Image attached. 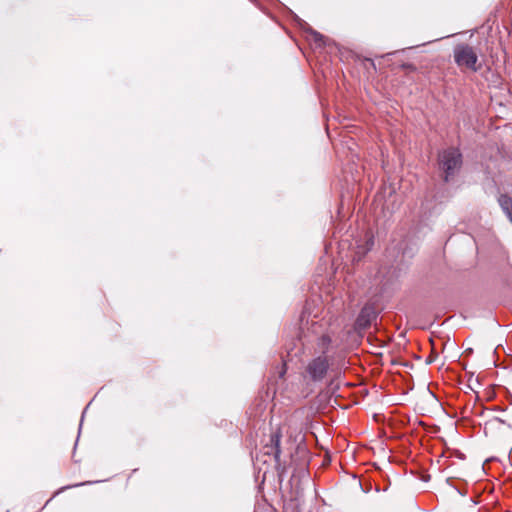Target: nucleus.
Instances as JSON below:
<instances>
[{"instance_id":"nucleus-6","label":"nucleus","mask_w":512,"mask_h":512,"mask_svg":"<svg viewBox=\"0 0 512 512\" xmlns=\"http://www.w3.org/2000/svg\"><path fill=\"white\" fill-rule=\"evenodd\" d=\"M330 343H331V340L327 335H323L318 339V347L322 353H326Z\"/></svg>"},{"instance_id":"nucleus-1","label":"nucleus","mask_w":512,"mask_h":512,"mask_svg":"<svg viewBox=\"0 0 512 512\" xmlns=\"http://www.w3.org/2000/svg\"><path fill=\"white\" fill-rule=\"evenodd\" d=\"M453 57L456 65L460 68H466L477 72L481 65L478 64V54L476 50L465 43L458 44L453 49Z\"/></svg>"},{"instance_id":"nucleus-8","label":"nucleus","mask_w":512,"mask_h":512,"mask_svg":"<svg viewBox=\"0 0 512 512\" xmlns=\"http://www.w3.org/2000/svg\"><path fill=\"white\" fill-rule=\"evenodd\" d=\"M357 323H358L359 326H365L366 325V322H364L363 315H360V317L357 320Z\"/></svg>"},{"instance_id":"nucleus-4","label":"nucleus","mask_w":512,"mask_h":512,"mask_svg":"<svg viewBox=\"0 0 512 512\" xmlns=\"http://www.w3.org/2000/svg\"><path fill=\"white\" fill-rule=\"evenodd\" d=\"M499 205L512 223V199L507 195H501L498 199Z\"/></svg>"},{"instance_id":"nucleus-3","label":"nucleus","mask_w":512,"mask_h":512,"mask_svg":"<svg viewBox=\"0 0 512 512\" xmlns=\"http://www.w3.org/2000/svg\"><path fill=\"white\" fill-rule=\"evenodd\" d=\"M329 368L328 360L325 356H318L310 361L306 371L313 381H321Z\"/></svg>"},{"instance_id":"nucleus-7","label":"nucleus","mask_w":512,"mask_h":512,"mask_svg":"<svg viewBox=\"0 0 512 512\" xmlns=\"http://www.w3.org/2000/svg\"><path fill=\"white\" fill-rule=\"evenodd\" d=\"M312 35L314 37V40L317 41V42L318 41H322L323 38H324L322 34H320L319 32H316V31H313Z\"/></svg>"},{"instance_id":"nucleus-9","label":"nucleus","mask_w":512,"mask_h":512,"mask_svg":"<svg viewBox=\"0 0 512 512\" xmlns=\"http://www.w3.org/2000/svg\"><path fill=\"white\" fill-rule=\"evenodd\" d=\"M503 422L499 419V418H494L492 421H491V424H502Z\"/></svg>"},{"instance_id":"nucleus-5","label":"nucleus","mask_w":512,"mask_h":512,"mask_svg":"<svg viewBox=\"0 0 512 512\" xmlns=\"http://www.w3.org/2000/svg\"><path fill=\"white\" fill-rule=\"evenodd\" d=\"M280 434L279 433H274L272 434L271 436V442L274 444L275 446V458L278 460L279 457H280V453H281V450H280Z\"/></svg>"},{"instance_id":"nucleus-2","label":"nucleus","mask_w":512,"mask_h":512,"mask_svg":"<svg viewBox=\"0 0 512 512\" xmlns=\"http://www.w3.org/2000/svg\"><path fill=\"white\" fill-rule=\"evenodd\" d=\"M439 166L445 173V181H449L462 166V154L456 148L443 150L439 154Z\"/></svg>"}]
</instances>
